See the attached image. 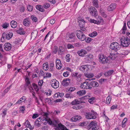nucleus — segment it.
Here are the masks:
<instances>
[{
  "mask_svg": "<svg viewBox=\"0 0 130 130\" xmlns=\"http://www.w3.org/2000/svg\"><path fill=\"white\" fill-rule=\"evenodd\" d=\"M117 57V55L114 53H110L107 57L101 54L99 56L100 62L102 63L105 64L110 62L111 60H114Z\"/></svg>",
  "mask_w": 130,
  "mask_h": 130,
  "instance_id": "1",
  "label": "nucleus"
},
{
  "mask_svg": "<svg viewBox=\"0 0 130 130\" xmlns=\"http://www.w3.org/2000/svg\"><path fill=\"white\" fill-rule=\"evenodd\" d=\"M121 45L117 42H115L111 44L110 48L112 50L116 52V54H121L122 53L121 51H123L120 50L121 48Z\"/></svg>",
  "mask_w": 130,
  "mask_h": 130,
  "instance_id": "2",
  "label": "nucleus"
},
{
  "mask_svg": "<svg viewBox=\"0 0 130 130\" xmlns=\"http://www.w3.org/2000/svg\"><path fill=\"white\" fill-rule=\"evenodd\" d=\"M120 40L121 45L123 47H127L130 44V39L127 37H122L121 38Z\"/></svg>",
  "mask_w": 130,
  "mask_h": 130,
  "instance_id": "3",
  "label": "nucleus"
},
{
  "mask_svg": "<svg viewBox=\"0 0 130 130\" xmlns=\"http://www.w3.org/2000/svg\"><path fill=\"white\" fill-rule=\"evenodd\" d=\"M86 118L91 119H95L97 115V113L93 110H91V112H87L85 113Z\"/></svg>",
  "mask_w": 130,
  "mask_h": 130,
  "instance_id": "4",
  "label": "nucleus"
},
{
  "mask_svg": "<svg viewBox=\"0 0 130 130\" xmlns=\"http://www.w3.org/2000/svg\"><path fill=\"white\" fill-rule=\"evenodd\" d=\"M80 87L83 89H92V87L90 86V82L87 81H85L82 83Z\"/></svg>",
  "mask_w": 130,
  "mask_h": 130,
  "instance_id": "5",
  "label": "nucleus"
},
{
  "mask_svg": "<svg viewBox=\"0 0 130 130\" xmlns=\"http://www.w3.org/2000/svg\"><path fill=\"white\" fill-rule=\"evenodd\" d=\"M76 36L78 38L82 41L85 40V36L84 33L80 30H77L76 31Z\"/></svg>",
  "mask_w": 130,
  "mask_h": 130,
  "instance_id": "6",
  "label": "nucleus"
},
{
  "mask_svg": "<svg viewBox=\"0 0 130 130\" xmlns=\"http://www.w3.org/2000/svg\"><path fill=\"white\" fill-rule=\"evenodd\" d=\"M89 11L91 15L96 17L98 15V13L97 10L94 7L91 6L90 7Z\"/></svg>",
  "mask_w": 130,
  "mask_h": 130,
  "instance_id": "7",
  "label": "nucleus"
},
{
  "mask_svg": "<svg viewBox=\"0 0 130 130\" xmlns=\"http://www.w3.org/2000/svg\"><path fill=\"white\" fill-rule=\"evenodd\" d=\"M88 126L90 127L88 130H96L97 129V123L95 121L90 122Z\"/></svg>",
  "mask_w": 130,
  "mask_h": 130,
  "instance_id": "8",
  "label": "nucleus"
},
{
  "mask_svg": "<svg viewBox=\"0 0 130 130\" xmlns=\"http://www.w3.org/2000/svg\"><path fill=\"white\" fill-rule=\"evenodd\" d=\"M78 22L80 29L83 31H85L86 29L85 28H84L85 21L84 19L81 18L80 19Z\"/></svg>",
  "mask_w": 130,
  "mask_h": 130,
  "instance_id": "9",
  "label": "nucleus"
},
{
  "mask_svg": "<svg viewBox=\"0 0 130 130\" xmlns=\"http://www.w3.org/2000/svg\"><path fill=\"white\" fill-rule=\"evenodd\" d=\"M75 36L74 34L72 33L69 35L68 37L66 38V39L68 41L71 42L75 41Z\"/></svg>",
  "mask_w": 130,
  "mask_h": 130,
  "instance_id": "10",
  "label": "nucleus"
},
{
  "mask_svg": "<svg viewBox=\"0 0 130 130\" xmlns=\"http://www.w3.org/2000/svg\"><path fill=\"white\" fill-rule=\"evenodd\" d=\"M48 113L47 112H43L42 114V115L44 117L43 119V120H45L51 125L52 124V122L50 119L48 117Z\"/></svg>",
  "mask_w": 130,
  "mask_h": 130,
  "instance_id": "11",
  "label": "nucleus"
},
{
  "mask_svg": "<svg viewBox=\"0 0 130 130\" xmlns=\"http://www.w3.org/2000/svg\"><path fill=\"white\" fill-rule=\"evenodd\" d=\"M51 84L52 87L54 89H56L59 87V83L58 81L55 79L52 80Z\"/></svg>",
  "mask_w": 130,
  "mask_h": 130,
  "instance_id": "12",
  "label": "nucleus"
},
{
  "mask_svg": "<svg viewBox=\"0 0 130 130\" xmlns=\"http://www.w3.org/2000/svg\"><path fill=\"white\" fill-rule=\"evenodd\" d=\"M55 63L56 68L58 70L62 68V65L60 59L59 58H57L56 59Z\"/></svg>",
  "mask_w": 130,
  "mask_h": 130,
  "instance_id": "13",
  "label": "nucleus"
},
{
  "mask_svg": "<svg viewBox=\"0 0 130 130\" xmlns=\"http://www.w3.org/2000/svg\"><path fill=\"white\" fill-rule=\"evenodd\" d=\"M99 19H100V20L98 19L97 20H95L94 19H90L89 20V21L91 23H93L97 24H100L101 22H103V20L102 18H101V17L100 18L99 17Z\"/></svg>",
  "mask_w": 130,
  "mask_h": 130,
  "instance_id": "14",
  "label": "nucleus"
},
{
  "mask_svg": "<svg viewBox=\"0 0 130 130\" xmlns=\"http://www.w3.org/2000/svg\"><path fill=\"white\" fill-rule=\"evenodd\" d=\"M70 81L71 80L70 79L66 78L62 81L61 84L63 86L66 87L69 85L70 84Z\"/></svg>",
  "mask_w": 130,
  "mask_h": 130,
  "instance_id": "15",
  "label": "nucleus"
},
{
  "mask_svg": "<svg viewBox=\"0 0 130 130\" xmlns=\"http://www.w3.org/2000/svg\"><path fill=\"white\" fill-rule=\"evenodd\" d=\"M58 127L55 128L56 130H60L59 128L61 130H69L64 125L60 124H59L58 125Z\"/></svg>",
  "mask_w": 130,
  "mask_h": 130,
  "instance_id": "16",
  "label": "nucleus"
},
{
  "mask_svg": "<svg viewBox=\"0 0 130 130\" xmlns=\"http://www.w3.org/2000/svg\"><path fill=\"white\" fill-rule=\"evenodd\" d=\"M89 66V65H82L80 67L79 70L83 72L87 71L88 70Z\"/></svg>",
  "mask_w": 130,
  "mask_h": 130,
  "instance_id": "17",
  "label": "nucleus"
},
{
  "mask_svg": "<svg viewBox=\"0 0 130 130\" xmlns=\"http://www.w3.org/2000/svg\"><path fill=\"white\" fill-rule=\"evenodd\" d=\"M4 47L5 50L9 51L11 50V44L9 43H6L4 45Z\"/></svg>",
  "mask_w": 130,
  "mask_h": 130,
  "instance_id": "18",
  "label": "nucleus"
},
{
  "mask_svg": "<svg viewBox=\"0 0 130 130\" xmlns=\"http://www.w3.org/2000/svg\"><path fill=\"white\" fill-rule=\"evenodd\" d=\"M82 118L79 115L74 116L71 119V120L72 122H76L78 121Z\"/></svg>",
  "mask_w": 130,
  "mask_h": 130,
  "instance_id": "19",
  "label": "nucleus"
},
{
  "mask_svg": "<svg viewBox=\"0 0 130 130\" xmlns=\"http://www.w3.org/2000/svg\"><path fill=\"white\" fill-rule=\"evenodd\" d=\"M87 52L85 50L82 49L80 51H78L77 52V54L79 56L82 57L84 56L85 54H87Z\"/></svg>",
  "mask_w": 130,
  "mask_h": 130,
  "instance_id": "20",
  "label": "nucleus"
},
{
  "mask_svg": "<svg viewBox=\"0 0 130 130\" xmlns=\"http://www.w3.org/2000/svg\"><path fill=\"white\" fill-rule=\"evenodd\" d=\"M90 83V86L93 87H96L98 86L99 84L96 82L92 81Z\"/></svg>",
  "mask_w": 130,
  "mask_h": 130,
  "instance_id": "21",
  "label": "nucleus"
},
{
  "mask_svg": "<svg viewBox=\"0 0 130 130\" xmlns=\"http://www.w3.org/2000/svg\"><path fill=\"white\" fill-rule=\"evenodd\" d=\"M86 92L85 90H83L78 91L77 92V94L79 96H81L85 95Z\"/></svg>",
  "mask_w": 130,
  "mask_h": 130,
  "instance_id": "22",
  "label": "nucleus"
},
{
  "mask_svg": "<svg viewBox=\"0 0 130 130\" xmlns=\"http://www.w3.org/2000/svg\"><path fill=\"white\" fill-rule=\"evenodd\" d=\"M116 7V5L115 4H112L110 5L108 8V11H110L113 10Z\"/></svg>",
  "mask_w": 130,
  "mask_h": 130,
  "instance_id": "23",
  "label": "nucleus"
},
{
  "mask_svg": "<svg viewBox=\"0 0 130 130\" xmlns=\"http://www.w3.org/2000/svg\"><path fill=\"white\" fill-rule=\"evenodd\" d=\"M49 70L51 72H53L54 70V64L53 62H51L49 64Z\"/></svg>",
  "mask_w": 130,
  "mask_h": 130,
  "instance_id": "24",
  "label": "nucleus"
},
{
  "mask_svg": "<svg viewBox=\"0 0 130 130\" xmlns=\"http://www.w3.org/2000/svg\"><path fill=\"white\" fill-rule=\"evenodd\" d=\"M93 58V56L91 54H89L86 56V59L88 61H91Z\"/></svg>",
  "mask_w": 130,
  "mask_h": 130,
  "instance_id": "25",
  "label": "nucleus"
},
{
  "mask_svg": "<svg viewBox=\"0 0 130 130\" xmlns=\"http://www.w3.org/2000/svg\"><path fill=\"white\" fill-rule=\"evenodd\" d=\"M36 7L37 10L43 12L44 11V9L43 8V6L39 5H36Z\"/></svg>",
  "mask_w": 130,
  "mask_h": 130,
  "instance_id": "26",
  "label": "nucleus"
},
{
  "mask_svg": "<svg viewBox=\"0 0 130 130\" xmlns=\"http://www.w3.org/2000/svg\"><path fill=\"white\" fill-rule=\"evenodd\" d=\"M10 25L12 28H15L17 26V23L15 21L12 20L10 22Z\"/></svg>",
  "mask_w": 130,
  "mask_h": 130,
  "instance_id": "27",
  "label": "nucleus"
},
{
  "mask_svg": "<svg viewBox=\"0 0 130 130\" xmlns=\"http://www.w3.org/2000/svg\"><path fill=\"white\" fill-rule=\"evenodd\" d=\"M30 22L27 19H25L24 20L23 24L24 25L26 26L30 25Z\"/></svg>",
  "mask_w": 130,
  "mask_h": 130,
  "instance_id": "28",
  "label": "nucleus"
},
{
  "mask_svg": "<svg viewBox=\"0 0 130 130\" xmlns=\"http://www.w3.org/2000/svg\"><path fill=\"white\" fill-rule=\"evenodd\" d=\"M26 98L25 96H22L19 100H18L15 103V104H19L21 103L22 101L24 102L26 99Z\"/></svg>",
  "mask_w": 130,
  "mask_h": 130,
  "instance_id": "29",
  "label": "nucleus"
},
{
  "mask_svg": "<svg viewBox=\"0 0 130 130\" xmlns=\"http://www.w3.org/2000/svg\"><path fill=\"white\" fill-rule=\"evenodd\" d=\"M24 124L27 127L29 128L30 129H33V128H31V126L30 124V123L29 122L28 120H27L25 122Z\"/></svg>",
  "mask_w": 130,
  "mask_h": 130,
  "instance_id": "30",
  "label": "nucleus"
},
{
  "mask_svg": "<svg viewBox=\"0 0 130 130\" xmlns=\"http://www.w3.org/2000/svg\"><path fill=\"white\" fill-rule=\"evenodd\" d=\"M114 72L113 70H111L107 72H106L104 73V75L106 76H108L111 75Z\"/></svg>",
  "mask_w": 130,
  "mask_h": 130,
  "instance_id": "31",
  "label": "nucleus"
},
{
  "mask_svg": "<svg viewBox=\"0 0 130 130\" xmlns=\"http://www.w3.org/2000/svg\"><path fill=\"white\" fill-rule=\"evenodd\" d=\"M43 69L45 71L47 70L48 69V65L47 62L43 64Z\"/></svg>",
  "mask_w": 130,
  "mask_h": 130,
  "instance_id": "32",
  "label": "nucleus"
},
{
  "mask_svg": "<svg viewBox=\"0 0 130 130\" xmlns=\"http://www.w3.org/2000/svg\"><path fill=\"white\" fill-rule=\"evenodd\" d=\"M126 29V23H124L122 29L120 31L123 34H125Z\"/></svg>",
  "mask_w": 130,
  "mask_h": 130,
  "instance_id": "33",
  "label": "nucleus"
},
{
  "mask_svg": "<svg viewBox=\"0 0 130 130\" xmlns=\"http://www.w3.org/2000/svg\"><path fill=\"white\" fill-rule=\"evenodd\" d=\"M64 96L67 98L71 99L74 97V95L71 93H69L66 94Z\"/></svg>",
  "mask_w": 130,
  "mask_h": 130,
  "instance_id": "34",
  "label": "nucleus"
},
{
  "mask_svg": "<svg viewBox=\"0 0 130 130\" xmlns=\"http://www.w3.org/2000/svg\"><path fill=\"white\" fill-rule=\"evenodd\" d=\"M13 36V34L12 32H9V33L7 34L6 36V38L7 39H9L11 38Z\"/></svg>",
  "mask_w": 130,
  "mask_h": 130,
  "instance_id": "35",
  "label": "nucleus"
},
{
  "mask_svg": "<svg viewBox=\"0 0 130 130\" xmlns=\"http://www.w3.org/2000/svg\"><path fill=\"white\" fill-rule=\"evenodd\" d=\"M40 122L38 121H35V126L36 127L38 128L41 126V123Z\"/></svg>",
  "mask_w": 130,
  "mask_h": 130,
  "instance_id": "36",
  "label": "nucleus"
},
{
  "mask_svg": "<svg viewBox=\"0 0 130 130\" xmlns=\"http://www.w3.org/2000/svg\"><path fill=\"white\" fill-rule=\"evenodd\" d=\"M37 32L36 31H34L31 33V37L34 39L37 36Z\"/></svg>",
  "mask_w": 130,
  "mask_h": 130,
  "instance_id": "37",
  "label": "nucleus"
},
{
  "mask_svg": "<svg viewBox=\"0 0 130 130\" xmlns=\"http://www.w3.org/2000/svg\"><path fill=\"white\" fill-rule=\"evenodd\" d=\"M80 103V101H79L77 99H75L71 102V104L73 105H76L79 104Z\"/></svg>",
  "mask_w": 130,
  "mask_h": 130,
  "instance_id": "38",
  "label": "nucleus"
},
{
  "mask_svg": "<svg viewBox=\"0 0 130 130\" xmlns=\"http://www.w3.org/2000/svg\"><path fill=\"white\" fill-rule=\"evenodd\" d=\"M82 76V75L81 74H79L78 76L75 78L76 81L78 82H80L81 81L82 79L81 78V77Z\"/></svg>",
  "mask_w": 130,
  "mask_h": 130,
  "instance_id": "39",
  "label": "nucleus"
},
{
  "mask_svg": "<svg viewBox=\"0 0 130 130\" xmlns=\"http://www.w3.org/2000/svg\"><path fill=\"white\" fill-rule=\"evenodd\" d=\"M25 81L26 82V84L27 86L30 85V82L29 81V78L27 77H26L25 79Z\"/></svg>",
  "mask_w": 130,
  "mask_h": 130,
  "instance_id": "40",
  "label": "nucleus"
},
{
  "mask_svg": "<svg viewBox=\"0 0 130 130\" xmlns=\"http://www.w3.org/2000/svg\"><path fill=\"white\" fill-rule=\"evenodd\" d=\"M32 85L33 87L35 89V90L37 92H38L39 90V89L37 85L34 83L32 84Z\"/></svg>",
  "mask_w": 130,
  "mask_h": 130,
  "instance_id": "41",
  "label": "nucleus"
},
{
  "mask_svg": "<svg viewBox=\"0 0 130 130\" xmlns=\"http://www.w3.org/2000/svg\"><path fill=\"white\" fill-rule=\"evenodd\" d=\"M70 55L69 54H67L65 57V58L66 59V61L69 62L71 60V58L70 57Z\"/></svg>",
  "mask_w": 130,
  "mask_h": 130,
  "instance_id": "42",
  "label": "nucleus"
},
{
  "mask_svg": "<svg viewBox=\"0 0 130 130\" xmlns=\"http://www.w3.org/2000/svg\"><path fill=\"white\" fill-rule=\"evenodd\" d=\"M87 98H88V101L90 103L92 104L93 103L94 100V97H92L90 98L87 97Z\"/></svg>",
  "mask_w": 130,
  "mask_h": 130,
  "instance_id": "43",
  "label": "nucleus"
},
{
  "mask_svg": "<svg viewBox=\"0 0 130 130\" xmlns=\"http://www.w3.org/2000/svg\"><path fill=\"white\" fill-rule=\"evenodd\" d=\"M111 98V96H108L107 98L106 99V103L109 104L110 103Z\"/></svg>",
  "mask_w": 130,
  "mask_h": 130,
  "instance_id": "44",
  "label": "nucleus"
},
{
  "mask_svg": "<svg viewBox=\"0 0 130 130\" xmlns=\"http://www.w3.org/2000/svg\"><path fill=\"white\" fill-rule=\"evenodd\" d=\"M43 7L45 9H47L50 7V5L48 3H45L43 5Z\"/></svg>",
  "mask_w": 130,
  "mask_h": 130,
  "instance_id": "45",
  "label": "nucleus"
},
{
  "mask_svg": "<svg viewBox=\"0 0 130 130\" xmlns=\"http://www.w3.org/2000/svg\"><path fill=\"white\" fill-rule=\"evenodd\" d=\"M97 35V32L96 31H94L91 34H90V36L91 37H93L96 36Z\"/></svg>",
  "mask_w": 130,
  "mask_h": 130,
  "instance_id": "46",
  "label": "nucleus"
},
{
  "mask_svg": "<svg viewBox=\"0 0 130 130\" xmlns=\"http://www.w3.org/2000/svg\"><path fill=\"white\" fill-rule=\"evenodd\" d=\"M88 124L87 122H83L79 124V125L82 126H84L87 125Z\"/></svg>",
  "mask_w": 130,
  "mask_h": 130,
  "instance_id": "47",
  "label": "nucleus"
},
{
  "mask_svg": "<svg viewBox=\"0 0 130 130\" xmlns=\"http://www.w3.org/2000/svg\"><path fill=\"white\" fill-rule=\"evenodd\" d=\"M75 90V88L74 87H70L67 90V91L68 92L70 93L74 91Z\"/></svg>",
  "mask_w": 130,
  "mask_h": 130,
  "instance_id": "48",
  "label": "nucleus"
},
{
  "mask_svg": "<svg viewBox=\"0 0 130 130\" xmlns=\"http://www.w3.org/2000/svg\"><path fill=\"white\" fill-rule=\"evenodd\" d=\"M93 3L94 6L96 8L98 7V3L97 0H93Z\"/></svg>",
  "mask_w": 130,
  "mask_h": 130,
  "instance_id": "49",
  "label": "nucleus"
},
{
  "mask_svg": "<svg viewBox=\"0 0 130 130\" xmlns=\"http://www.w3.org/2000/svg\"><path fill=\"white\" fill-rule=\"evenodd\" d=\"M127 121V118H125L122 122V127H124L125 126V124L126 122Z\"/></svg>",
  "mask_w": 130,
  "mask_h": 130,
  "instance_id": "50",
  "label": "nucleus"
},
{
  "mask_svg": "<svg viewBox=\"0 0 130 130\" xmlns=\"http://www.w3.org/2000/svg\"><path fill=\"white\" fill-rule=\"evenodd\" d=\"M27 87L30 90V92H33L34 93H35L33 91L34 89L32 87V86L30 85L28 86H27Z\"/></svg>",
  "mask_w": 130,
  "mask_h": 130,
  "instance_id": "51",
  "label": "nucleus"
},
{
  "mask_svg": "<svg viewBox=\"0 0 130 130\" xmlns=\"http://www.w3.org/2000/svg\"><path fill=\"white\" fill-rule=\"evenodd\" d=\"M17 32L20 35H24L25 34V32L22 31L21 29H19L17 30Z\"/></svg>",
  "mask_w": 130,
  "mask_h": 130,
  "instance_id": "52",
  "label": "nucleus"
},
{
  "mask_svg": "<svg viewBox=\"0 0 130 130\" xmlns=\"http://www.w3.org/2000/svg\"><path fill=\"white\" fill-rule=\"evenodd\" d=\"M11 86V85H10L9 87H8L7 88L5 89L4 91V94H5L8 92Z\"/></svg>",
  "mask_w": 130,
  "mask_h": 130,
  "instance_id": "53",
  "label": "nucleus"
},
{
  "mask_svg": "<svg viewBox=\"0 0 130 130\" xmlns=\"http://www.w3.org/2000/svg\"><path fill=\"white\" fill-rule=\"evenodd\" d=\"M9 26V24L7 23H5L2 25V27L4 28H7Z\"/></svg>",
  "mask_w": 130,
  "mask_h": 130,
  "instance_id": "54",
  "label": "nucleus"
},
{
  "mask_svg": "<svg viewBox=\"0 0 130 130\" xmlns=\"http://www.w3.org/2000/svg\"><path fill=\"white\" fill-rule=\"evenodd\" d=\"M27 10L29 11H31L32 10V7L30 5H29L27 6Z\"/></svg>",
  "mask_w": 130,
  "mask_h": 130,
  "instance_id": "55",
  "label": "nucleus"
},
{
  "mask_svg": "<svg viewBox=\"0 0 130 130\" xmlns=\"http://www.w3.org/2000/svg\"><path fill=\"white\" fill-rule=\"evenodd\" d=\"M73 107L74 109H78L80 108L81 107L80 106H78L77 104L73 106Z\"/></svg>",
  "mask_w": 130,
  "mask_h": 130,
  "instance_id": "56",
  "label": "nucleus"
},
{
  "mask_svg": "<svg viewBox=\"0 0 130 130\" xmlns=\"http://www.w3.org/2000/svg\"><path fill=\"white\" fill-rule=\"evenodd\" d=\"M91 38L90 37H87L86 38L85 37V41H86L87 43H88L90 42L91 40Z\"/></svg>",
  "mask_w": 130,
  "mask_h": 130,
  "instance_id": "57",
  "label": "nucleus"
},
{
  "mask_svg": "<svg viewBox=\"0 0 130 130\" xmlns=\"http://www.w3.org/2000/svg\"><path fill=\"white\" fill-rule=\"evenodd\" d=\"M78 72H75L72 74V76L73 77L75 78L78 76Z\"/></svg>",
  "mask_w": 130,
  "mask_h": 130,
  "instance_id": "58",
  "label": "nucleus"
},
{
  "mask_svg": "<svg viewBox=\"0 0 130 130\" xmlns=\"http://www.w3.org/2000/svg\"><path fill=\"white\" fill-rule=\"evenodd\" d=\"M43 83V80H40L38 82V85L39 86L41 87Z\"/></svg>",
  "mask_w": 130,
  "mask_h": 130,
  "instance_id": "59",
  "label": "nucleus"
},
{
  "mask_svg": "<svg viewBox=\"0 0 130 130\" xmlns=\"http://www.w3.org/2000/svg\"><path fill=\"white\" fill-rule=\"evenodd\" d=\"M67 47L68 49L74 48V47L71 44H69L67 45Z\"/></svg>",
  "mask_w": 130,
  "mask_h": 130,
  "instance_id": "60",
  "label": "nucleus"
},
{
  "mask_svg": "<svg viewBox=\"0 0 130 130\" xmlns=\"http://www.w3.org/2000/svg\"><path fill=\"white\" fill-rule=\"evenodd\" d=\"M58 50L57 47L56 46H55L54 47L53 52H54V54H56L58 51Z\"/></svg>",
  "mask_w": 130,
  "mask_h": 130,
  "instance_id": "61",
  "label": "nucleus"
},
{
  "mask_svg": "<svg viewBox=\"0 0 130 130\" xmlns=\"http://www.w3.org/2000/svg\"><path fill=\"white\" fill-rule=\"evenodd\" d=\"M31 18L32 19V20L33 21H34L35 22H36L37 21V19L36 17H34L33 16H31Z\"/></svg>",
  "mask_w": 130,
  "mask_h": 130,
  "instance_id": "62",
  "label": "nucleus"
},
{
  "mask_svg": "<svg viewBox=\"0 0 130 130\" xmlns=\"http://www.w3.org/2000/svg\"><path fill=\"white\" fill-rule=\"evenodd\" d=\"M94 76V75L92 73H89L87 74V77L88 78H90L93 77Z\"/></svg>",
  "mask_w": 130,
  "mask_h": 130,
  "instance_id": "63",
  "label": "nucleus"
},
{
  "mask_svg": "<svg viewBox=\"0 0 130 130\" xmlns=\"http://www.w3.org/2000/svg\"><path fill=\"white\" fill-rule=\"evenodd\" d=\"M63 76L65 77H67L69 75V72H64L63 74Z\"/></svg>",
  "mask_w": 130,
  "mask_h": 130,
  "instance_id": "64",
  "label": "nucleus"
}]
</instances>
